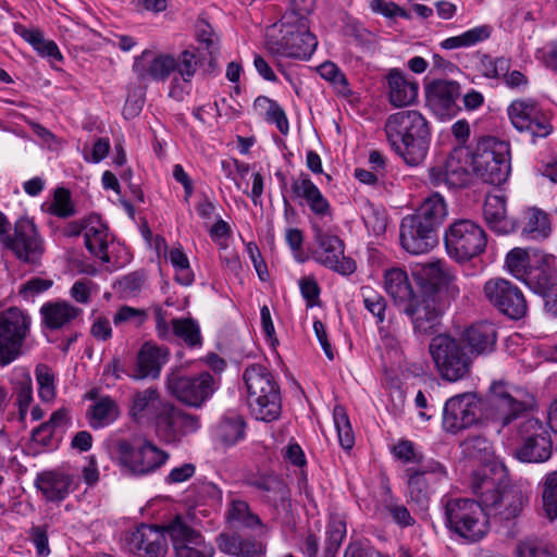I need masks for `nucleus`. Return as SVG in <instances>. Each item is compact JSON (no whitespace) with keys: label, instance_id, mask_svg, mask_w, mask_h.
Returning a JSON list of instances; mask_svg holds the SVG:
<instances>
[{"label":"nucleus","instance_id":"nucleus-3","mask_svg":"<svg viewBox=\"0 0 557 557\" xmlns=\"http://www.w3.org/2000/svg\"><path fill=\"white\" fill-rule=\"evenodd\" d=\"M244 382L251 414L264 422L276 420L282 410L281 395L271 372L262 364H252L245 370Z\"/></svg>","mask_w":557,"mask_h":557},{"label":"nucleus","instance_id":"nucleus-19","mask_svg":"<svg viewBox=\"0 0 557 557\" xmlns=\"http://www.w3.org/2000/svg\"><path fill=\"white\" fill-rule=\"evenodd\" d=\"M447 305L438 295H421L403 308L409 317L416 336H429L438 331Z\"/></svg>","mask_w":557,"mask_h":557},{"label":"nucleus","instance_id":"nucleus-56","mask_svg":"<svg viewBox=\"0 0 557 557\" xmlns=\"http://www.w3.org/2000/svg\"><path fill=\"white\" fill-rule=\"evenodd\" d=\"M510 66L511 60L506 57L493 58L488 54H483L480 59V71L486 78H503L510 70Z\"/></svg>","mask_w":557,"mask_h":557},{"label":"nucleus","instance_id":"nucleus-39","mask_svg":"<svg viewBox=\"0 0 557 557\" xmlns=\"http://www.w3.org/2000/svg\"><path fill=\"white\" fill-rule=\"evenodd\" d=\"M384 288L395 304L403 308L417 297L407 272L400 268H392L385 271Z\"/></svg>","mask_w":557,"mask_h":557},{"label":"nucleus","instance_id":"nucleus-38","mask_svg":"<svg viewBox=\"0 0 557 557\" xmlns=\"http://www.w3.org/2000/svg\"><path fill=\"white\" fill-rule=\"evenodd\" d=\"M74 480L61 471H46L36 479V486L50 502L64 499L73 490Z\"/></svg>","mask_w":557,"mask_h":557},{"label":"nucleus","instance_id":"nucleus-26","mask_svg":"<svg viewBox=\"0 0 557 557\" xmlns=\"http://www.w3.org/2000/svg\"><path fill=\"white\" fill-rule=\"evenodd\" d=\"M455 278L451 269L442 260L424 264L419 272L422 295H438L441 299L444 293L450 297L459 294Z\"/></svg>","mask_w":557,"mask_h":557},{"label":"nucleus","instance_id":"nucleus-18","mask_svg":"<svg viewBox=\"0 0 557 557\" xmlns=\"http://www.w3.org/2000/svg\"><path fill=\"white\" fill-rule=\"evenodd\" d=\"M485 299L500 313L512 320L527 314L528 305L521 289L508 280L493 277L483 286Z\"/></svg>","mask_w":557,"mask_h":557},{"label":"nucleus","instance_id":"nucleus-52","mask_svg":"<svg viewBox=\"0 0 557 557\" xmlns=\"http://www.w3.org/2000/svg\"><path fill=\"white\" fill-rule=\"evenodd\" d=\"M522 234L531 239L546 238L550 234L548 214L540 209H530Z\"/></svg>","mask_w":557,"mask_h":557},{"label":"nucleus","instance_id":"nucleus-17","mask_svg":"<svg viewBox=\"0 0 557 557\" xmlns=\"http://www.w3.org/2000/svg\"><path fill=\"white\" fill-rule=\"evenodd\" d=\"M472 168V151L468 147L458 146L449 153L443 166H435L430 170V180L435 186L466 187L475 176Z\"/></svg>","mask_w":557,"mask_h":557},{"label":"nucleus","instance_id":"nucleus-62","mask_svg":"<svg viewBox=\"0 0 557 557\" xmlns=\"http://www.w3.org/2000/svg\"><path fill=\"white\" fill-rule=\"evenodd\" d=\"M529 265V255L524 249L513 248L506 256L508 271L518 280L523 281Z\"/></svg>","mask_w":557,"mask_h":557},{"label":"nucleus","instance_id":"nucleus-34","mask_svg":"<svg viewBox=\"0 0 557 557\" xmlns=\"http://www.w3.org/2000/svg\"><path fill=\"white\" fill-rule=\"evenodd\" d=\"M484 219L492 231L506 235L515 231L516 222L507 215L506 198L488 194L483 206Z\"/></svg>","mask_w":557,"mask_h":557},{"label":"nucleus","instance_id":"nucleus-9","mask_svg":"<svg viewBox=\"0 0 557 557\" xmlns=\"http://www.w3.org/2000/svg\"><path fill=\"white\" fill-rule=\"evenodd\" d=\"M447 255L465 262L481 255L487 244V237L481 225L468 219L453 222L444 233Z\"/></svg>","mask_w":557,"mask_h":557},{"label":"nucleus","instance_id":"nucleus-35","mask_svg":"<svg viewBox=\"0 0 557 557\" xmlns=\"http://www.w3.org/2000/svg\"><path fill=\"white\" fill-rule=\"evenodd\" d=\"M463 341L468 345L471 357L491 354L496 345L497 331L488 322L475 323L463 333Z\"/></svg>","mask_w":557,"mask_h":557},{"label":"nucleus","instance_id":"nucleus-49","mask_svg":"<svg viewBox=\"0 0 557 557\" xmlns=\"http://www.w3.org/2000/svg\"><path fill=\"white\" fill-rule=\"evenodd\" d=\"M491 34L492 27L490 25H480L458 36L446 38L441 42V47L446 50L469 48L488 39Z\"/></svg>","mask_w":557,"mask_h":557},{"label":"nucleus","instance_id":"nucleus-64","mask_svg":"<svg viewBox=\"0 0 557 557\" xmlns=\"http://www.w3.org/2000/svg\"><path fill=\"white\" fill-rule=\"evenodd\" d=\"M517 557H555L547 547L535 539H524L518 542L515 549Z\"/></svg>","mask_w":557,"mask_h":557},{"label":"nucleus","instance_id":"nucleus-1","mask_svg":"<svg viewBox=\"0 0 557 557\" xmlns=\"http://www.w3.org/2000/svg\"><path fill=\"white\" fill-rule=\"evenodd\" d=\"M384 131L392 149L408 164L418 165L426 157L431 132L426 119L418 110L391 114Z\"/></svg>","mask_w":557,"mask_h":557},{"label":"nucleus","instance_id":"nucleus-13","mask_svg":"<svg viewBox=\"0 0 557 557\" xmlns=\"http://www.w3.org/2000/svg\"><path fill=\"white\" fill-rule=\"evenodd\" d=\"M522 444L516 456L523 462H544L552 455V441L543 422L534 417H524L518 424Z\"/></svg>","mask_w":557,"mask_h":557},{"label":"nucleus","instance_id":"nucleus-21","mask_svg":"<svg viewBox=\"0 0 557 557\" xmlns=\"http://www.w3.org/2000/svg\"><path fill=\"white\" fill-rule=\"evenodd\" d=\"M312 230L317 243L315 261L342 275L354 273L356 263L351 258L345 256L344 242L338 236L325 232L317 223L312 224Z\"/></svg>","mask_w":557,"mask_h":557},{"label":"nucleus","instance_id":"nucleus-29","mask_svg":"<svg viewBox=\"0 0 557 557\" xmlns=\"http://www.w3.org/2000/svg\"><path fill=\"white\" fill-rule=\"evenodd\" d=\"M169 357V348L145 343L137 352L134 371L128 376L135 381L158 379Z\"/></svg>","mask_w":557,"mask_h":557},{"label":"nucleus","instance_id":"nucleus-6","mask_svg":"<svg viewBox=\"0 0 557 557\" xmlns=\"http://www.w3.org/2000/svg\"><path fill=\"white\" fill-rule=\"evenodd\" d=\"M170 455L150 441L133 445L126 440L115 443V462L128 476L143 478L157 472L169 460Z\"/></svg>","mask_w":557,"mask_h":557},{"label":"nucleus","instance_id":"nucleus-63","mask_svg":"<svg viewBox=\"0 0 557 557\" xmlns=\"http://www.w3.org/2000/svg\"><path fill=\"white\" fill-rule=\"evenodd\" d=\"M50 212L58 218H69L75 214L71 194L66 188L59 187L55 189Z\"/></svg>","mask_w":557,"mask_h":557},{"label":"nucleus","instance_id":"nucleus-45","mask_svg":"<svg viewBox=\"0 0 557 557\" xmlns=\"http://www.w3.org/2000/svg\"><path fill=\"white\" fill-rule=\"evenodd\" d=\"M448 214L447 205L440 194L428 197L412 214L437 232Z\"/></svg>","mask_w":557,"mask_h":557},{"label":"nucleus","instance_id":"nucleus-25","mask_svg":"<svg viewBox=\"0 0 557 557\" xmlns=\"http://www.w3.org/2000/svg\"><path fill=\"white\" fill-rule=\"evenodd\" d=\"M293 198L300 206H307L311 213L320 220H332L333 209L327 198L306 173H300L290 183Z\"/></svg>","mask_w":557,"mask_h":557},{"label":"nucleus","instance_id":"nucleus-7","mask_svg":"<svg viewBox=\"0 0 557 557\" xmlns=\"http://www.w3.org/2000/svg\"><path fill=\"white\" fill-rule=\"evenodd\" d=\"M444 516L445 525L468 541H479L487 532V516L480 499H448L444 505Z\"/></svg>","mask_w":557,"mask_h":557},{"label":"nucleus","instance_id":"nucleus-50","mask_svg":"<svg viewBox=\"0 0 557 557\" xmlns=\"http://www.w3.org/2000/svg\"><path fill=\"white\" fill-rule=\"evenodd\" d=\"M542 513L550 522L557 519V471L547 473L540 483Z\"/></svg>","mask_w":557,"mask_h":557},{"label":"nucleus","instance_id":"nucleus-47","mask_svg":"<svg viewBox=\"0 0 557 557\" xmlns=\"http://www.w3.org/2000/svg\"><path fill=\"white\" fill-rule=\"evenodd\" d=\"M172 330L170 341L177 338L189 348H198L202 345V336L198 322L191 318H175L171 320Z\"/></svg>","mask_w":557,"mask_h":557},{"label":"nucleus","instance_id":"nucleus-11","mask_svg":"<svg viewBox=\"0 0 557 557\" xmlns=\"http://www.w3.org/2000/svg\"><path fill=\"white\" fill-rule=\"evenodd\" d=\"M32 319L16 307L0 312V366H8L22 354Z\"/></svg>","mask_w":557,"mask_h":557},{"label":"nucleus","instance_id":"nucleus-4","mask_svg":"<svg viewBox=\"0 0 557 557\" xmlns=\"http://www.w3.org/2000/svg\"><path fill=\"white\" fill-rule=\"evenodd\" d=\"M318 45L309 30L308 20L296 15H284L278 36H269L267 49L274 57L309 59Z\"/></svg>","mask_w":557,"mask_h":557},{"label":"nucleus","instance_id":"nucleus-30","mask_svg":"<svg viewBox=\"0 0 557 557\" xmlns=\"http://www.w3.org/2000/svg\"><path fill=\"white\" fill-rule=\"evenodd\" d=\"M215 543L221 553L232 557H258L265 553L261 541L236 531L220 533Z\"/></svg>","mask_w":557,"mask_h":557},{"label":"nucleus","instance_id":"nucleus-54","mask_svg":"<svg viewBox=\"0 0 557 557\" xmlns=\"http://www.w3.org/2000/svg\"><path fill=\"white\" fill-rule=\"evenodd\" d=\"M333 419L339 445L346 450L351 449L355 444V436L345 409L336 406L333 411Z\"/></svg>","mask_w":557,"mask_h":557},{"label":"nucleus","instance_id":"nucleus-12","mask_svg":"<svg viewBox=\"0 0 557 557\" xmlns=\"http://www.w3.org/2000/svg\"><path fill=\"white\" fill-rule=\"evenodd\" d=\"M163 531L171 540L174 557H213L215 554L213 545L181 516L165 524Z\"/></svg>","mask_w":557,"mask_h":557},{"label":"nucleus","instance_id":"nucleus-22","mask_svg":"<svg viewBox=\"0 0 557 557\" xmlns=\"http://www.w3.org/2000/svg\"><path fill=\"white\" fill-rule=\"evenodd\" d=\"M509 119L516 129L535 137H546L552 132V125L541 108L533 100H515L508 107Z\"/></svg>","mask_w":557,"mask_h":557},{"label":"nucleus","instance_id":"nucleus-31","mask_svg":"<svg viewBox=\"0 0 557 557\" xmlns=\"http://www.w3.org/2000/svg\"><path fill=\"white\" fill-rule=\"evenodd\" d=\"M463 454L472 460L481 463V468L473 472H485L487 475H503L504 467L496 460L492 443L483 436H472L462 443ZM474 475H472L473 478Z\"/></svg>","mask_w":557,"mask_h":557},{"label":"nucleus","instance_id":"nucleus-28","mask_svg":"<svg viewBox=\"0 0 557 557\" xmlns=\"http://www.w3.org/2000/svg\"><path fill=\"white\" fill-rule=\"evenodd\" d=\"M165 534L153 525L141 524L126 537V545L139 557H164L168 550Z\"/></svg>","mask_w":557,"mask_h":557},{"label":"nucleus","instance_id":"nucleus-27","mask_svg":"<svg viewBox=\"0 0 557 557\" xmlns=\"http://www.w3.org/2000/svg\"><path fill=\"white\" fill-rule=\"evenodd\" d=\"M460 95V85L454 81L437 79L426 87V100L431 110L441 119H450L457 114L456 100Z\"/></svg>","mask_w":557,"mask_h":557},{"label":"nucleus","instance_id":"nucleus-42","mask_svg":"<svg viewBox=\"0 0 557 557\" xmlns=\"http://www.w3.org/2000/svg\"><path fill=\"white\" fill-rule=\"evenodd\" d=\"M82 313V309L66 301H49L41 306L44 324L50 330H59L70 324Z\"/></svg>","mask_w":557,"mask_h":557},{"label":"nucleus","instance_id":"nucleus-44","mask_svg":"<svg viewBox=\"0 0 557 557\" xmlns=\"http://www.w3.org/2000/svg\"><path fill=\"white\" fill-rule=\"evenodd\" d=\"M227 523L236 528H245L249 530H267V525L262 522L258 513H256L250 505L243 499L233 498L227 504L225 512Z\"/></svg>","mask_w":557,"mask_h":557},{"label":"nucleus","instance_id":"nucleus-37","mask_svg":"<svg viewBox=\"0 0 557 557\" xmlns=\"http://www.w3.org/2000/svg\"><path fill=\"white\" fill-rule=\"evenodd\" d=\"M165 401H161L158 388L148 387L146 389L136 391L129 400L128 414L137 423L159 412L160 406Z\"/></svg>","mask_w":557,"mask_h":557},{"label":"nucleus","instance_id":"nucleus-23","mask_svg":"<svg viewBox=\"0 0 557 557\" xmlns=\"http://www.w3.org/2000/svg\"><path fill=\"white\" fill-rule=\"evenodd\" d=\"M523 282L533 293L543 297L546 313L557 317V276L548 260L529 267Z\"/></svg>","mask_w":557,"mask_h":557},{"label":"nucleus","instance_id":"nucleus-60","mask_svg":"<svg viewBox=\"0 0 557 557\" xmlns=\"http://www.w3.org/2000/svg\"><path fill=\"white\" fill-rule=\"evenodd\" d=\"M36 380L38 383V395L44 401H51L55 397L54 375L46 364L36 367Z\"/></svg>","mask_w":557,"mask_h":557},{"label":"nucleus","instance_id":"nucleus-20","mask_svg":"<svg viewBox=\"0 0 557 557\" xmlns=\"http://www.w3.org/2000/svg\"><path fill=\"white\" fill-rule=\"evenodd\" d=\"M481 400L474 393H462L448 398L443 407L442 425L445 432L458 434L479 422Z\"/></svg>","mask_w":557,"mask_h":557},{"label":"nucleus","instance_id":"nucleus-32","mask_svg":"<svg viewBox=\"0 0 557 557\" xmlns=\"http://www.w3.org/2000/svg\"><path fill=\"white\" fill-rule=\"evenodd\" d=\"M387 99L394 108L413 104L418 99L419 83L398 69H391L386 75Z\"/></svg>","mask_w":557,"mask_h":557},{"label":"nucleus","instance_id":"nucleus-14","mask_svg":"<svg viewBox=\"0 0 557 557\" xmlns=\"http://www.w3.org/2000/svg\"><path fill=\"white\" fill-rule=\"evenodd\" d=\"M491 393V403L495 409L492 420L498 424L499 429L522 418L530 406L531 398L525 391L508 386L503 382L493 383Z\"/></svg>","mask_w":557,"mask_h":557},{"label":"nucleus","instance_id":"nucleus-59","mask_svg":"<svg viewBox=\"0 0 557 557\" xmlns=\"http://www.w3.org/2000/svg\"><path fill=\"white\" fill-rule=\"evenodd\" d=\"M147 320V310L134 308L127 305L121 306L113 315V323L115 326L131 324L135 327H140Z\"/></svg>","mask_w":557,"mask_h":557},{"label":"nucleus","instance_id":"nucleus-15","mask_svg":"<svg viewBox=\"0 0 557 557\" xmlns=\"http://www.w3.org/2000/svg\"><path fill=\"white\" fill-rule=\"evenodd\" d=\"M4 249L11 251L20 261L37 263L45 248L44 240L33 220L21 218L14 224L13 234L0 238Z\"/></svg>","mask_w":557,"mask_h":557},{"label":"nucleus","instance_id":"nucleus-16","mask_svg":"<svg viewBox=\"0 0 557 557\" xmlns=\"http://www.w3.org/2000/svg\"><path fill=\"white\" fill-rule=\"evenodd\" d=\"M157 435L168 444H177L200 428L199 418L165 401L154 417Z\"/></svg>","mask_w":557,"mask_h":557},{"label":"nucleus","instance_id":"nucleus-46","mask_svg":"<svg viewBox=\"0 0 557 557\" xmlns=\"http://www.w3.org/2000/svg\"><path fill=\"white\" fill-rule=\"evenodd\" d=\"M214 435L221 443L230 446L245 436V421L235 411H227L214 429Z\"/></svg>","mask_w":557,"mask_h":557},{"label":"nucleus","instance_id":"nucleus-55","mask_svg":"<svg viewBox=\"0 0 557 557\" xmlns=\"http://www.w3.org/2000/svg\"><path fill=\"white\" fill-rule=\"evenodd\" d=\"M318 72L322 78L333 84L337 94L347 97L351 94L349 83L345 74L333 62H324L318 67Z\"/></svg>","mask_w":557,"mask_h":557},{"label":"nucleus","instance_id":"nucleus-48","mask_svg":"<svg viewBox=\"0 0 557 557\" xmlns=\"http://www.w3.org/2000/svg\"><path fill=\"white\" fill-rule=\"evenodd\" d=\"M11 383L17 384L16 405L18 407V419L23 422L26 418L28 407L33 400L32 377L24 368H14Z\"/></svg>","mask_w":557,"mask_h":557},{"label":"nucleus","instance_id":"nucleus-61","mask_svg":"<svg viewBox=\"0 0 557 557\" xmlns=\"http://www.w3.org/2000/svg\"><path fill=\"white\" fill-rule=\"evenodd\" d=\"M361 295L364 308L376 318L377 323H382L385 320L386 310L384 297L368 286L361 288Z\"/></svg>","mask_w":557,"mask_h":557},{"label":"nucleus","instance_id":"nucleus-8","mask_svg":"<svg viewBox=\"0 0 557 557\" xmlns=\"http://www.w3.org/2000/svg\"><path fill=\"white\" fill-rule=\"evenodd\" d=\"M472 172L491 185L505 183L510 173L509 145L493 137L481 139L472 151Z\"/></svg>","mask_w":557,"mask_h":557},{"label":"nucleus","instance_id":"nucleus-51","mask_svg":"<svg viewBox=\"0 0 557 557\" xmlns=\"http://www.w3.org/2000/svg\"><path fill=\"white\" fill-rule=\"evenodd\" d=\"M433 485L421 475L408 476V503L416 505L419 511L425 512L430 505Z\"/></svg>","mask_w":557,"mask_h":557},{"label":"nucleus","instance_id":"nucleus-43","mask_svg":"<svg viewBox=\"0 0 557 557\" xmlns=\"http://www.w3.org/2000/svg\"><path fill=\"white\" fill-rule=\"evenodd\" d=\"M117 401L109 395L101 396L86 411V419L94 430L106 428L120 417Z\"/></svg>","mask_w":557,"mask_h":557},{"label":"nucleus","instance_id":"nucleus-53","mask_svg":"<svg viewBox=\"0 0 557 557\" xmlns=\"http://www.w3.org/2000/svg\"><path fill=\"white\" fill-rule=\"evenodd\" d=\"M169 260L175 269V281L181 285L188 286L194 282V274L189 260L181 247H175L169 252Z\"/></svg>","mask_w":557,"mask_h":557},{"label":"nucleus","instance_id":"nucleus-36","mask_svg":"<svg viewBox=\"0 0 557 557\" xmlns=\"http://www.w3.org/2000/svg\"><path fill=\"white\" fill-rule=\"evenodd\" d=\"M84 238L85 246L92 256L99 258L103 263L110 262L108 227L98 216H89L85 220Z\"/></svg>","mask_w":557,"mask_h":557},{"label":"nucleus","instance_id":"nucleus-58","mask_svg":"<svg viewBox=\"0 0 557 557\" xmlns=\"http://www.w3.org/2000/svg\"><path fill=\"white\" fill-rule=\"evenodd\" d=\"M383 508L391 516L392 520L400 528L414 525L416 520L408 508L393 496H388L384 499Z\"/></svg>","mask_w":557,"mask_h":557},{"label":"nucleus","instance_id":"nucleus-57","mask_svg":"<svg viewBox=\"0 0 557 557\" xmlns=\"http://www.w3.org/2000/svg\"><path fill=\"white\" fill-rule=\"evenodd\" d=\"M420 465L417 469H408L407 474L410 475H421L422 478H426L432 484H436L446 479L447 472L443 465L438 461L430 459L426 461L417 460Z\"/></svg>","mask_w":557,"mask_h":557},{"label":"nucleus","instance_id":"nucleus-24","mask_svg":"<svg viewBox=\"0 0 557 557\" xmlns=\"http://www.w3.org/2000/svg\"><path fill=\"white\" fill-rule=\"evenodd\" d=\"M399 238L401 247L411 255L428 253L438 244L437 232L412 214L403 218Z\"/></svg>","mask_w":557,"mask_h":557},{"label":"nucleus","instance_id":"nucleus-41","mask_svg":"<svg viewBox=\"0 0 557 557\" xmlns=\"http://www.w3.org/2000/svg\"><path fill=\"white\" fill-rule=\"evenodd\" d=\"M197 64L196 53L189 50L183 51L178 58L175 59V71L182 77L183 84H181L177 77H174L169 92L170 97L178 101L183 100L184 95L189 91V82L196 73Z\"/></svg>","mask_w":557,"mask_h":557},{"label":"nucleus","instance_id":"nucleus-2","mask_svg":"<svg viewBox=\"0 0 557 557\" xmlns=\"http://www.w3.org/2000/svg\"><path fill=\"white\" fill-rule=\"evenodd\" d=\"M503 476L478 472L471 480V488L482 502L487 518L511 522L521 516L529 504V496L516 485L503 484Z\"/></svg>","mask_w":557,"mask_h":557},{"label":"nucleus","instance_id":"nucleus-10","mask_svg":"<svg viewBox=\"0 0 557 557\" xmlns=\"http://www.w3.org/2000/svg\"><path fill=\"white\" fill-rule=\"evenodd\" d=\"M168 392L178 401L189 406L201 407L219 388V380L209 372L186 375L174 369L166 374Z\"/></svg>","mask_w":557,"mask_h":557},{"label":"nucleus","instance_id":"nucleus-33","mask_svg":"<svg viewBox=\"0 0 557 557\" xmlns=\"http://www.w3.org/2000/svg\"><path fill=\"white\" fill-rule=\"evenodd\" d=\"M133 69L140 79L164 81L175 71V58L145 50L135 58Z\"/></svg>","mask_w":557,"mask_h":557},{"label":"nucleus","instance_id":"nucleus-5","mask_svg":"<svg viewBox=\"0 0 557 557\" xmlns=\"http://www.w3.org/2000/svg\"><path fill=\"white\" fill-rule=\"evenodd\" d=\"M429 354L444 381L458 382L470 376L473 358L460 339L445 333L437 334L429 344Z\"/></svg>","mask_w":557,"mask_h":557},{"label":"nucleus","instance_id":"nucleus-40","mask_svg":"<svg viewBox=\"0 0 557 557\" xmlns=\"http://www.w3.org/2000/svg\"><path fill=\"white\" fill-rule=\"evenodd\" d=\"M248 485L260 492L262 498L275 507H285L288 500L289 490L277 475H261L249 480Z\"/></svg>","mask_w":557,"mask_h":557}]
</instances>
